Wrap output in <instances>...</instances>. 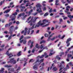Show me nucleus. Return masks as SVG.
Returning <instances> with one entry per match:
<instances>
[{"label": "nucleus", "instance_id": "obj_48", "mask_svg": "<svg viewBox=\"0 0 73 73\" xmlns=\"http://www.w3.org/2000/svg\"><path fill=\"white\" fill-rule=\"evenodd\" d=\"M12 22H10L9 23V26H11V25H12Z\"/></svg>", "mask_w": 73, "mask_h": 73}, {"label": "nucleus", "instance_id": "obj_4", "mask_svg": "<svg viewBox=\"0 0 73 73\" xmlns=\"http://www.w3.org/2000/svg\"><path fill=\"white\" fill-rule=\"evenodd\" d=\"M65 64V62H64V61H61L59 66L60 68H61L59 70L60 72L59 73H66L65 72L63 71L62 70V69H63L65 66H64V64L62 65L63 64Z\"/></svg>", "mask_w": 73, "mask_h": 73}, {"label": "nucleus", "instance_id": "obj_49", "mask_svg": "<svg viewBox=\"0 0 73 73\" xmlns=\"http://www.w3.org/2000/svg\"><path fill=\"white\" fill-rule=\"evenodd\" d=\"M8 27V24H6L5 25V28H7Z\"/></svg>", "mask_w": 73, "mask_h": 73}, {"label": "nucleus", "instance_id": "obj_5", "mask_svg": "<svg viewBox=\"0 0 73 73\" xmlns=\"http://www.w3.org/2000/svg\"><path fill=\"white\" fill-rule=\"evenodd\" d=\"M36 7L37 8L36 11L38 12V13L42 12V10H41V5H40V4L38 3L36 5Z\"/></svg>", "mask_w": 73, "mask_h": 73}, {"label": "nucleus", "instance_id": "obj_50", "mask_svg": "<svg viewBox=\"0 0 73 73\" xmlns=\"http://www.w3.org/2000/svg\"><path fill=\"white\" fill-rule=\"evenodd\" d=\"M48 25H49V24H47L45 25L44 26H42V27H46L47 26H48Z\"/></svg>", "mask_w": 73, "mask_h": 73}, {"label": "nucleus", "instance_id": "obj_9", "mask_svg": "<svg viewBox=\"0 0 73 73\" xmlns=\"http://www.w3.org/2000/svg\"><path fill=\"white\" fill-rule=\"evenodd\" d=\"M7 63H13V64H15L16 63V60L14 58L11 59L10 61L7 62Z\"/></svg>", "mask_w": 73, "mask_h": 73}, {"label": "nucleus", "instance_id": "obj_40", "mask_svg": "<svg viewBox=\"0 0 73 73\" xmlns=\"http://www.w3.org/2000/svg\"><path fill=\"white\" fill-rule=\"evenodd\" d=\"M54 53H55V52H54L52 53H50V54H49V56H52V55L53 54H54Z\"/></svg>", "mask_w": 73, "mask_h": 73}, {"label": "nucleus", "instance_id": "obj_56", "mask_svg": "<svg viewBox=\"0 0 73 73\" xmlns=\"http://www.w3.org/2000/svg\"><path fill=\"white\" fill-rule=\"evenodd\" d=\"M29 33H30V30H29L27 31V35H29Z\"/></svg>", "mask_w": 73, "mask_h": 73}, {"label": "nucleus", "instance_id": "obj_59", "mask_svg": "<svg viewBox=\"0 0 73 73\" xmlns=\"http://www.w3.org/2000/svg\"><path fill=\"white\" fill-rule=\"evenodd\" d=\"M1 21L3 23H4L5 22V20L3 19Z\"/></svg>", "mask_w": 73, "mask_h": 73}, {"label": "nucleus", "instance_id": "obj_28", "mask_svg": "<svg viewBox=\"0 0 73 73\" xmlns=\"http://www.w3.org/2000/svg\"><path fill=\"white\" fill-rule=\"evenodd\" d=\"M35 26V25H33V27L31 28H29V30H32V29H34V27Z\"/></svg>", "mask_w": 73, "mask_h": 73}, {"label": "nucleus", "instance_id": "obj_3", "mask_svg": "<svg viewBox=\"0 0 73 73\" xmlns=\"http://www.w3.org/2000/svg\"><path fill=\"white\" fill-rule=\"evenodd\" d=\"M36 47L37 49H42V50H40L39 51V53H41L42 51L44 49H46L47 50L48 48H47V47H45L44 48V45H40L38 46V44H36Z\"/></svg>", "mask_w": 73, "mask_h": 73}, {"label": "nucleus", "instance_id": "obj_43", "mask_svg": "<svg viewBox=\"0 0 73 73\" xmlns=\"http://www.w3.org/2000/svg\"><path fill=\"white\" fill-rule=\"evenodd\" d=\"M69 68H67V67H65V68L64 69V71H66V70H68V69Z\"/></svg>", "mask_w": 73, "mask_h": 73}, {"label": "nucleus", "instance_id": "obj_36", "mask_svg": "<svg viewBox=\"0 0 73 73\" xmlns=\"http://www.w3.org/2000/svg\"><path fill=\"white\" fill-rule=\"evenodd\" d=\"M45 64H44V63H42L41 64V66H40V68H41V66H44V65Z\"/></svg>", "mask_w": 73, "mask_h": 73}, {"label": "nucleus", "instance_id": "obj_7", "mask_svg": "<svg viewBox=\"0 0 73 73\" xmlns=\"http://www.w3.org/2000/svg\"><path fill=\"white\" fill-rule=\"evenodd\" d=\"M14 28L15 27L13 26H11L10 27L9 32L10 33V35H11L9 37V40H10V39H11V38H12V34L13 33L12 31H13V28Z\"/></svg>", "mask_w": 73, "mask_h": 73}, {"label": "nucleus", "instance_id": "obj_34", "mask_svg": "<svg viewBox=\"0 0 73 73\" xmlns=\"http://www.w3.org/2000/svg\"><path fill=\"white\" fill-rule=\"evenodd\" d=\"M48 13L47 12L44 15V16L45 17V16H48Z\"/></svg>", "mask_w": 73, "mask_h": 73}, {"label": "nucleus", "instance_id": "obj_8", "mask_svg": "<svg viewBox=\"0 0 73 73\" xmlns=\"http://www.w3.org/2000/svg\"><path fill=\"white\" fill-rule=\"evenodd\" d=\"M17 15V13L15 12V13L13 14L12 15H11L10 16V18L11 19L12 21L15 20V18H16V15Z\"/></svg>", "mask_w": 73, "mask_h": 73}, {"label": "nucleus", "instance_id": "obj_13", "mask_svg": "<svg viewBox=\"0 0 73 73\" xmlns=\"http://www.w3.org/2000/svg\"><path fill=\"white\" fill-rule=\"evenodd\" d=\"M69 65L71 66H72V62H70L67 65L66 67H67V69H69Z\"/></svg>", "mask_w": 73, "mask_h": 73}, {"label": "nucleus", "instance_id": "obj_52", "mask_svg": "<svg viewBox=\"0 0 73 73\" xmlns=\"http://www.w3.org/2000/svg\"><path fill=\"white\" fill-rule=\"evenodd\" d=\"M61 2H62V3H63V4H65V3H66V1L64 2V0H62Z\"/></svg>", "mask_w": 73, "mask_h": 73}, {"label": "nucleus", "instance_id": "obj_1", "mask_svg": "<svg viewBox=\"0 0 73 73\" xmlns=\"http://www.w3.org/2000/svg\"><path fill=\"white\" fill-rule=\"evenodd\" d=\"M47 55V54L46 53V52L44 53V55L43 54L41 56H39L36 58V61L35 63H34V65H36L34 66L33 67V69H34L35 70L37 69V65H40L41 62H42L44 59H42L40 60L39 58H42L43 57L46 56Z\"/></svg>", "mask_w": 73, "mask_h": 73}, {"label": "nucleus", "instance_id": "obj_45", "mask_svg": "<svg viewBox=\"0 0 73 73\" xmlns=\"http://www.w3.org/2000/svg\"><path fill=\"white\" fill-rule=\"evenodd\" d=\"M24 37V36L23 35H22L21 37L19 39V40H21L22 39H23Z\"/></svg>", "mask_w": 73, "mask_h": 73}, {"label": "nucleus", "instance_id": "obj_19", "mask_svg": "<svg viewBox=\"0 0 73 73\" xmlns=\"http://www.w3.org/2000/svg\"><path fill=\"white\" fill-rule=\"evenodd\" d=\"M58 69H57V67H53L52 70H53V71H54V72H55L56 71V70H57Z\"/></svg>", "mask_w": 73, "mask_h": 73}, {"label": "nucleus", "instance_id": "obj_11", "mask_svg": "<svg viewBox=\"0 0 73 73\" xmlns=\"http://www.w3.org/2000/svg\"><path fill=\"white\" fill-rule=\"evenodd\" d=\"M70 8V7L69 6H67L66 9V11H65V12H66V13H67V15H70V13L68 12V11H69V8Z\"/></svg>", "mask_w": 73, "mask_h": 73}, {"label": "nucleus", "instance_id": "obj_25", "mask_svg": "<svg viewBox=\"0 0 73 73\" xmlns=\"http://www.w3.org/2000/svg\"><path fill=\"white\" fill-rule=\"evenodd\" d=\"M20 70V67H18V68L16 70V72H15L14 73H18L19 72L18 70Z\"/></svg>", "mask_w": 73, "mask_h": 73}, {"label": "nucleus", "instance_id": "obj_58", "mask_svg": "<svg viewBox=\"0 0 73 73\" xmlns=\"http://www.w3.org/2000/svg\"><path fill=\"white\" fill-rule=\"evenodd\" d=\"M28 31V29L27 28H25V32H27Z\"/></svg>", "mask_w": 73, "mask_h": 73}, {"label": "nucleus", "instance_id": "obj_39", "mask_svg": "<svg viewBox=\"0 0 73 73\" xmlns=\"http://www.w3.org/2000/svg\"><path fill=\"white\" fill-rule=\"evenodd\" d=\"M31 17H29L27 21H26V22H28L29 21L30 19H31Z\"/></svg>", "mask_w": 73, "mask_h": 73}, {"label": "nucleus", "instance_id": "obj_41", "mask_svg": "<svg viewBox=\"0 0 73 73\" xmlns=\"http://www.w3.org/2000/svg\"><path fill=\"white\" fill-rule=\"evenodd\" d=\"M33 41L31 43V45L30 46V48H32V46H33Z\"/></svg>", "mask_w": 73, "mask_h": 73}, {"label": "nucleus", "instance_id": "obj_21", "mask_svg": "<svg viewBox=\"0 0 73 73\" xmlns=\"http://www.w3.org/2000/svg\"><path fill=\"white\" fill-rule=\"evenodd\" d=\"M25 61V62H26V61H27V59L25 58L22 59L20 60V61L21 62H23V61Z\"/></svg>", "mask_w": 73, "mask_h": 73}, {"label": "nucleus", "instance_id": "obj_16", "mask_svg": "<svg viewBox=\"0 0 73 73\" xmlns=\"http://www.w3.org/2000/svg\"><path fill=\"white\" fill-rule=\"evenodd\" d=\"M29 5V7H30V8L31 9H32V6H31V5L30 4V3L28 2L27 4L26 5V7H28V6Z\"/></svg>", "mask_w": 73, "mask_h": 73}, {"label": "nucleus", "instance_id": "obj_63", "mask_svg": "<svg viewBox=\"0 0 73 73\" xmlns=\"http://www.w3.org/2000/svg\"><path fill=\"white\" fill-rule=\"evenodd\" d=\"M33 59H32L31 60L29 61V62H33Z\"/></svg>", "mask_w": 73, "mask_h": 73}, {"label": "nucleus", "instance_id": "obj_55", "mask_svg": "<svg viewBox=\"0 0 73 73\" xmlns=\"http://www.w3.org/2000/svg\"><path fill=\"white\" fill-rule=\"evenodd\" d=\"M37 13H38L36 12V13H35L33 14V15L34 16H35V15H37Z\"/></svg>", "mask_w": 73, "mask_h": 73}, {"label": "nucleus", "instance_id": "obj_17", "mask_svg": "<svg viewBox=\"0 0 73 73\" xmlns=\"http://www.w3.org/2000/svg\"><path fill=\"white\" fill-rule=\"evenodd\" d=\"M68 17L70 18V21H72V18H73V16H71V15H68Z\"/></svg>", "mask_w": 73, "mask_h": 73}, {"label": "nucleus", "instance_id": "obj_31", "mask_svg": "<svg viewBox=\"0 0 73 73\" xmlns=\"http://www.w3.org/2000/svg\"><path fill=\"white\" fill-rule=\"evenodd\" d=\"M45 41L42 40L40 42V44H42V43H45Z\"/></svg>", "mask_w": 73, "mask_h": 73}, {"label": "nucleus", "instance_id": "obj_38", "mask_svg": "<svg viewBox=\"0 0 73 73\" xmlns=\"http://www.w3.org/2000/svg\"><path fill=\"white\" fill-rule=\"evenodd\" d=\"M29 0H27L26 1V0H24L23 1V2L24 3H28L29 2Z\"/></svg>", "mask_w": 73, "mask_h": 73}, {"label": "nucleus", "instance_id": "obj_61", "mask_svg": "<svg viewBox=\"0 0 73 73\" xmlns=\"http://www.w3.org/2000/svg\"><path fill=\"white\" fill-rule=\"evenodd\" d=\"M39 32H40L39 30H37L36 32V34L38 33H39Z\"/></svg>", "mask_w": 73, "mask_h": 73}, {"label": "nucleus", "instance_id": "obj_15", "mask_svg": "<svg viewBox=\"0 0 73 73\" xmlns=\"http://www.w3.org/2000/svg\"><path fill=\"white\" fill-rule=\"evenodd\" d=\"M5 68H12V65H8L6 64L4 66Z\"/></svg>", "mask_w": 73, "mask_h": 73}, {"label": "nucleus", "instance_id": "obj_62", "mask_svg": "<svg viewBox=\"0 0 73 73\" xmlns=\"http://www.w3.org/2000/svg\"><path fill=\"white\" fill-rule=\"evenodd\" d=\"M72 54H68V57H72Z\"/></svg>", "mask_w": 73, "mask_h": 73}, {"label": "nucleus", "instance_id": "obj_26", "mask_svg": "<svg viewBox=\"0 0 73 73\" xmlns=\"http://www.w3.org/2000/svg\"><path fill=\"white\" fill-rule=\"evenodd\" d=\"M4 68H2L1 69V70H0V72L2 73H4Z\"/></svg>", "mask_w": 73, "mask_h": 73}, {"label": "nucleus", "instance_id": "obj_20", "mask_svg": "<svg viewBox=\"0 0 73 73\" xmlns=\"http://www.w3.org/2000/svg\"><path fill=\"white\" fill-rule=\"evenodd\" d=\"M59 2V0H56L55 1V5H59V3H57Z\"/></svg>", "mask_w": 73, "mask_h": 73}, {"label": "nucleus", "instance_id": "obj_29", "mask_svg": "<svg viewBox=\"0 0 73 73\" xmlns=\"http://www.w3.org/2000/svg\"><path fill=\"white\" fill-rule=\"evenodd\" d=\"M22 5H21L19 7L20 8H23V9H24L25 8V6H22Z\"/></svg>", "mask_w": 73, "mask_h": 73}, {"label": "nucleus", "instance_id": "obj_44", "mask_svg": "<svg viewBox=\"0 0 73 73\" xmlns=\"http://www.w3.org/2000/svg\"><path fill=\"white\" fill-rule=\"evenodd\" d=\"M72 0H67V1L68 2V3H70Z\"/></svg>", "mask_w": 73, "mask_h": 73}, {"label": "nucleus", "instance_id": "obj_10", "mask_svg": "<svg viewBox=\"0 0 73 73\" xmlns=\"http://www.w3.org/2000/svg\"><path fill=\"white\" fill-rule=\"evenodd\" d=\"M72 40V38H68L67 40V41L66 42L67 44V46H69L70 45V43L69 42V41H70Z\"/></svg>", "mask_w": 73, "mask_h": 73}, {"label": "nucleus", "instance_id": "obj_2", "mask_svg": "<svg viewBox=\"0 0 73 73\" xmlns=\"http://www.w3.org/2000/svg\"><path fill=\"white\" fill-rule=\"evenodd\" d=\"M43 23H41V21H40L37 23V24L35 25V28H36V27H39L40 25V26H42L44 24H46L48 22V20H46L45 19L44 20H43Z\"/></svg>", "mask_w": 73, "mask_h": 73}, {"label": "nucleus", "instance_id": "obj_14", "mask_svg": "<svg viewBox=\"0 0 73 73\" xmlns=\"http://www.w3.org/2000/svg\"><path fill=\"white\" fill-rule=\"evenodd\" d=\"M8 70L11 72H15V69L13 68H9Z\"/></svg>", "mask_w": 73, "mask_h": 73}, {"label": "nucleus", "instance_id": "obj_47", "mask_svg": "<svg viewBox=\"0 0 73 73\" xmlns=\"http://www.w3.org/2000/svg\"><path fill=\"white\" fill-rule=\"evenodd\" d=\"M44 36L46 37H48V35L46 33L44 35Z\"/></svg>", "mask_w": 73, "mask_h": 73}, {"label": "nucleus", "instance_id": "obj_53", "mask_svg": "<svg viewBox=\"0 0 73 73\" xmlns=\"http://www.w3.org/2000/svg\"><path fill=\"white\" fill-rule=\"evenodd\" d=\"M16 24H20V22L19 21H17L16 22Z\"/></svg>", "mask_w": 73, "mask_h": 73}, {"label": "nucleus", "instance_id": "obj_64", "mask_svg": "<svg viewBox=\"0 0 73 73\" xmlns=\"http://www.w3.org/2000/svg\"><path fill=\"white\" fill-rule=\"evenodd\" d=\"M44 69V67H42V68H41L40 69V70H43Z\"/></svg>", "mask_w": 73, "mask_h": 73}, {"label": "nucleus", "instance_id": "obj_23", "mask_svg": "<svg viewBox=\"0 0 73 73\" xmlns=\"http://www.w3.org/2000/svg\"><path fill=\"white\" fill-rule=\"evenodd\" d=\"M57 38H58V36H56L54 37L53 38H52L51 39V40H52V41H53V40H54V39H56Z\"/></svg>", "mask_w": 73, "mask_h": 73}, {"label": "nucleus", "instance_id": "obj_18", "mask_svg": "<svg viewBox=\"0 0 73 73\" xmlns=\"http://www.w3.org/2000/svg\"><path fill=\"white\" fill-rule=\"evenodd\" d=\"M27 32L23 30L21 32V33L23 34L24 33V36H26L27 35Z\"/></svg>", "mask_w": 73, "mask_h": 73}, {"label": "nucleus", "instance_id": "obj_6", "mask_svg": "<svg viewBox=\"0 0 73 73\" xmlns=\"http://www.w3.org/2000/svg\"><path fill=\"white\" fill-rule=\"evenodd\" d=\"M31 20L29 22H28V23H29L30 24L31 26H32V24H33V23L36 22V19L40 18L38 17H37L36 18L35 17L34 18V19L35 20H34L33 21V17H31Z\"/></svg>", "mask_w": 73, "mask_h": 73}, {"label": "nucleus", "instance_id": "obj_42", "mask_svg": "<svg viewBox=\"0 0 73 73\" xmlns=\"http://www.w3.org/2000/svg\"><path fill=\"white\" fill-rule=\"evenodd\" d=\"M27 17V15H25L24 17L22 19V20H24V19H25V18H26V17Z\"/></svg>", "mask_w": 73, "mask_h": 73}, {"label": "nucleus", "instance_id": "obj_35", "mask_svg": "<svg viewBox=\"0 0 73 73\" xmlns=\"http://www.w3.org/2000/svg\"><path fill=\"white\" fill-rule=\"evenodd\" d=\"M27 42V40H23V44H26V42Z\"/></svg>", "mask_w": 73, "mask_h": 73}, {"label": "nucleus", "instance_id": "obj_60", "mask_svg": "<svg viewBox=\"0 0 73 73\" xmlns=\"http://www.w3.org/2000/svg\"><path fill=\"white\" fill-rule=\"evenodd\" d=\"M54 29V27H52L51 29V31H53Z\"/></svg>", "mask_w": 73, "mask_h": 73}, {"label": "nucleus", "instance_id": "obj_27", "mask_svg": "<svg viewBox=\"0 0 73 73\" xmlns=\"http://www.w3.org/2000/svg\"><path fill=\"white\" fill-rule=\"evenodd\" d=\"M21 51H20L18 52V53L17 54L18 56H21Z\"/></svg>", "mask_w": 73, "mask_h": 73}, {"label": "nucleus", "instance_id": "obj_22", "mask_svg": "<svg viewBox=\"0 0 73 73\" xmlns=\"http://www.w3.org/2000/svg\"><path fill=\"white\" fill-rule=\"evenodd\" d=\"M25 15V13H20L19 14L20 17H21V16H24Z\"/></svg>", "mask_w": 73, "mask_h": 73}, {"label": "nucleus", "instance_id": "obj_32", "mask_svg": "<svg viewBox=\"0 0 73 73\" xmlns=\"http://www.w3.org/2000/svg\"><path fill=\"white\" fill-rule=\"evenodd\" d=\"M36 48H34L33 49L32 51V53H34L35 52V50H36Z\"/></svg>", "mask_w": 73, "mask_h": 73}, {"label": "nucleus", "instance_id": "obj_51", "mask_svg": "<svg viewBox=\"0 0 73 73\" xmlns=\"http://www.w3.org/2000/svg\"><path fill=\"white\" fill-rule=\"evenodd\" d=\"M33 32H34V30H32L31 31V35H32V34H33Z\"/></svg>", "mask_w": 73, "mask_h": 73}, {"label": "nucleus", "instance_id": "obj_12", "mask_svg": "<svg viewBox=\"0 0 73 73\" xmlns=\"http://www.w3.org/2000/svg\"><path fill=\"white\" fill-rule=\"evenodd\" d=\"M6 54L8 56H9V58H11L12 57H13V55L11 53L9 54V52H8V51L7 52Z\"/></svg>", "mask_w": 73, "mask_h": 73}, {"label": "nucleus", "instance_id": "obj_30", "mask_svg": "<svg viewBox=\"0 0 73 73\" xmlns=\"http://www.w3.org/2000/svg\"><path fill=\"white\" fill-rule=\"evenodd\" d=\"M31 38V36H27L25 37V39H28V38Z\"/></svg>", "mask_w": 73, "mask_h": 73}, {"label": "nucleus", "instance_id": "obj_46", "mask_svg": "<svg viewBox=\"0 0 73 73\" xmlns=\"http://www.w3.org/2000/svg\"><path fill=\"white\" fill-rule=\"evenodd\" d=\"M59 56L58 55L56 56V58L58 59V60H60L61 58L60 57L59 58Z\"/></svg>", "mask_w": 73, "mask_h": 73}, {"label": "nucleus", "instance_id": "obj_37", "mask_svg": "<svg viewBox=\"0 0 73 73\" xmlns=\"http://www.w3.org/2000/svg\"><path fill=\"white\" fill-rule=\"evenodd\" d=\"M4 1L5 0H4L3 1H2L0 2V5H2V4H3V3H4Z\"/></svg>", "mask_w": 73, "mask_h": 73}, {"label": "nucleus", "instance_id": "obj_54", "mask_svg": "<svg viewBox=\"0 0 73 73\" xmlns=\"http://www.w3.org/2000/svg\"><path fill=\"white\" fill-rule=\"evenodd\" d=\"M53 65H54V64H52V66L50 68V69L51 70V69H52V68L53 66Z\"/></svg>", "mask_w": 73, "mask_h": 73}, {"label": "nucleus", "instance_id": "obj_57", "mask_svg": "<svg viewBox=\"0 0 73 73\" xmlns=\"http://www.w3.org/2000/svg\"><path fill=\"white\" fill-rule=\"evenodd\" d=\"M5 16L6 17H9V14H7L5 15Z\"/></svg>", "mask_w": 73, "mask_h": 73}, {"label": "nucleus", "instance_id": "obj_24", "mask_svg": "<svg viewBox=\"0 0 73 73\" xmlns=\"http://www.w3.org/2000/svg\"><path fill=\"white\" fill-rule=\"evenodd\" d=\"M11 11V9H8L7 10L5 11V12H4V13H8L9 11Z\"/></svg>", "mask_w": 73, "mask_h": 73}, {"label": "nucleus", "instance_id": "obj_33", "mask_svg": "<svg viewBox=\"0 0 73 73\" xmlns=\"http://www.w3.org/2000/svg\"><path fill=\"white\" fill-rule=\"evenodd\" d=\"M33 12V9H32L29 12V15H31V13Z\"/></svg>", "mask_w": 73, "mask_h": 73}]
</instances>
